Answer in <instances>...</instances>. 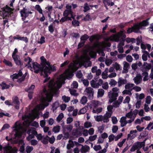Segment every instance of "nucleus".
<instances>
[{
  "label": "nucleus",
  "instance_id": "nucleus-56",
  "mask_svg": "<svg viewBox=\"0 0 153 153\" xmlns=\"http://www.w3.org/2000/svg\"><path fill=\"white\" fill-rule=\"evenodd\" d=\"M102 88L104 89L107 90L109 86L108 82H106L103 84L102 85Z\"/></svg>",
  "mask_w": 153,
  "mask_h": 153
},
{
  "label": "nucleus",
  "instance_id": "nucleus-14",
  "mask_svg": "<svg viewBox=\"0 0 153 153\" xmlns=\"http://www.w3.org/2000/svg\"><path fill=\"white\" fill-rule=\"evenodd\" d=\"M84 92L85 94L89 98L91 99L93 98L94 91L92 88L90 87L86 88Z\"/></svg>",
  "mask_w": 153,
  "mask_h": 153
},
{
  "label": "nucleus",
  "instance_id": "nucleus-58",
  "mask_svg": "<svg viewBox=\"0 0 153 153\" xmlns=\"http://www.w3.org/2000/svg\"><path fill=\"white\" fill-rule=\"evenodd\" d=\"M70 94L74 96H76L78 95L76 91L74 89H72L70 91Z\"/></svg>",
  "mask_w": 153,
  "mask_h": 153
},
{
  "label": "nucleus",
  "instance_id": "nucleus-7",
  "mask_svg": "<svg viewBox=\"0 0 153 153\" xmlns=\"http://www.w3.org/2000/svg\"><path fill=\"white\" fill-rule=\"evenodd\" d=\"M88 62L85 61L83 59H81L80 60H75L73 63H71L67 67H81L83 66L84 67L86 66L87 63Z\"/></svg>",
  "mask_w": 153,
  "mask_h": 153
},
{
  "label": "nucleus",
  "instance_id": "nucleus-46",
  "mask_svg": "<svg viewBox=\"0 0 153 153\" xmlns=\"http://www.w3.org/2000/svg\"><path fill=\"white\" fill-rule=\"evenodd\" d=\"M64 115L63 113H60L59 116L57 117L56 118V120L58 122H59L62 120V118L63 117Z\"/></svg>",
  "mask_w": 153,
  "mask_h": 153
},
{
  "label": "nucleus",
  "instance_id": "nucleus-1",
  "mask_svg": "<svg viewBox=\"0 0 153 153\" xmlns=\"http://www.w3.org/2000/svg\"><path fill=\"white\" fill-rule=\"evenodd\" d=\"M77 68H68L63 74L57 78L56 82L53 80L50 81L47 88H45L41 93V100L42 103L37 105L28 115H25L22 117L23 120H24L23 123L24 126H29L32 120L39 117V110L44 109L45 107L48 105V103L46 102L51 101L53 95L57 94L58 89L64 83L65 79H70L74 75L73 73L77 69Z\"/></svg>",
  "mask_w": 153,
  "mask_h": 153
},
{
  "label": "nucleus",
  "instance_id": "nucleus-57",
  "mask_svg": "<svg viewBox=\"0 0 153 153\" xmlns=\"http://www.w3.org/2000/svg\"><path fill=\"white\" fill-rule=\"evenodd\" d=\"M21 142L22 143V146H21L20 147L19 151L20 152H23L25 151V150L24 146L25 144L24 143V142H23L22 141H21Z\"/></svg>",
  "mask_w": 153,
  "mask_h": 153
},
{
  "label": "nucleus",
  "instance_id": "nucleus-60",
  "mask_svg": "<svg viewBox=\"0 0 153 153\" xmlns=\"http://www.w3.org/2000/svg\"><path fill=\"white\" fill-rule=\"evenodd\" d=\"M18 52V50L16 48H15L14 49V51L13 52L12 54V57H15L16 56H19L18 55L16 54V53Z\"/></svg>",
  "mask_w": 153,
  "mask_h": 153
},
{
  "label": "nucleus",
  "instance_id": "nucleus-64",
  "mask_svg": "<svg viewBox=\"0 0 153 153\" xmlns=\"http://www.w3.org/2000/svg\"><path fill=\"white\" fill-rule=\"evenodd\" d=\"M148 104H149L145 103L144 105V109L146 112H148L150 110V108Z\"/></svg>",
  "mask_w": 153,
  "mask_h": 153
},
{
  "label": "nucleus",
  "instance_id": "nucleus-4",
  "mask_svg": "<svg viewBox=\"0 0 153 153\" xmlns=\"http://www.w3.org/2000/svg\"><path fill=\"white\" fill-rule=\"evenodd\" d=\"M13 132H15L14 135L16 139H19L22 135V133L26 130L23 127V125L19 122H16L14 126Z\"/></svg>",
  "mask_w": 153,
  "mask_h": 153
},
{
  "label": "nucleus",
  "instance_id": "nucleus-24",
  "mask_svg": "<svg viewBox=\"0 0 153 153\" xmlns=\"http://www.w3.org/2000/svg\"><path fill=\"white\" fill-rule=\"evenodd\" d=\"M142 80V78L140 75H137L134 78V82L136 84L140 83Z\"/></svg>",
  "mask_w": 153,
  "mask_h": 153
},
{
  "label": "nucleus",
  "instance_id": "nucleus-22",
  "mask_svg": "<svg viewBox=\"0 0 153 153\" xmlns=\"http://www.w3.org/2000/svg\"><path fill=\"white\" fill-rule=\"evenodd\" d=\"M0 85L2 89L4 90L5 89H8L10 87V85L13 87V85L11 83L10 84H7L4 82H3L0 83Z\"/></svg>",
  "mask_w": 153,
  "mask_h": 153
},
{
  "label": "nucleus",
  "instance_id": "nucleus-44",
  "mask_svg": "<svg viewBox=\"0 0 153 153\" xmlns=\"http://www.w3.org/2000/svg\"><path fill=\"white\" fill-rule=\"evenodd\" d=\"M122 93L123 94H126L128 95L129 96H131L132 94V93L131 92V91L127 89H125L123 91Z\"/></svg>",
  "mask_w": 153,
  "mask_h": 153
},
{
  "label": "nucleus",
  "instance_id": "nucleus-3",
  "mask_svg": "<svg viewBox=\"0 0 153 153\" xmlns=\"http://www.w3.org/2000/svg\"><path fill=\"white\" fill-rule=\"evenodd\" d=\"M149 19V18H148L146 20H143L142 22L135 24L131 28H128L127 31V33L129 34L132 32L137 33H140V29H142L143 27H146L149 25V23L148 21Z\"/></svg>",
  "mask_w": 153,
  "mask_h": 153
},
{
  "label": "nucleus",
  "instance_id": "nucleus-36",
  "mask_svg": "<svg viewBox=\"0 0 153 153\" xmlns=\"http://www.w3.org/2000/svg\"><path fill=\"white\" fill-rule=\"evenodd\" d=\"M113 107L112 105H108L107 107V109L108 110V112H106V113H109L111 114L110 117H111V115L112 114V110L113 108Z\"/></svg>",
  "mask_w": 153,
  "mask_h": 153
},
{
  "label": "nucleus",
  "instance_id": "nucleus-55",
  "mask_svg": "<svg viewBox=\"0 0 153 153\" xmlns=\"http://www.w3.org/2000/svg\"><path fill=\"white\" fill-rule=\"evenodd\" d=\"M45 37L43 36H42L41 37L40 40L38 41L37 42L38 43L40 44H42L45 42Z\"/></svg>",
  "mask_w": 153,
  "mask_h": 153
},
{
  "label": "nucleus",
  "instance_id": "nucleus-38",
  "mask_svg": "<svg viewBox=\"0 0 153 153\" xmlns=\"http://www.w3.org/2000/svg\"><path fill=\"white\" fill-rule=\"evenodd\" d=\"M117 82L115 80L111 79L110 81L109 84L111 87H114V86L117 84Z\"/></svg>",
  "mask_w": 153,
  "mask_h": 153
},
{
  "label": "nucleus",
  "instance_id": "nucleus-26",
  "mask_svg": "<svg viewBox=\"0 0 153 153\" xmlns=\"http://www.w3.org/2000/svg\"><path fill=\"white\" fill-rule=\"evenodd\" d=\"M134 84L133 83H127L125 86V89L132 91L133 89Z\"/></svg>",
  "mask_w": 153,
  "mask_h": 153
},
{
  "label": "nucleus",
  "instance_id": "nucleus-50",
  "mask_svg": "<svg viewBox=\"0 0 153 153\" xmlns=\"http://www.w3.org/2000/svg\"><path fill=\"white\" fill-rule=\"evenodd\" d=\"M84 9L83 10V11L84 12H86L87 11L89 10L90 9L88 4L87 3H85L84 4Z\"/></svg>",
  "mask_w": 153,
  "mask_h": 153
},
{
  "label": "nucleus",
  "instance_id": "nucleus-61",
  "mask_svg": "<svg viewBox=\"0 0 153 153\" xmlns=\"http://www.w3.org/2000/svg\"><path fill=\"white\" fill-rule=\"evenodd\" d=\"M146 128L149 130L153 129V122L150 123L148 124Z\"/></svg>",
  "mask_w": 153,
  "mask_h": 153
},
{
  "label": "nucleus",
  "instance_id": "nucleus-49",
  "mask_svg": "<svg viewBox=\"0 0 153 153\" xmlns=\"http://www.w3.org/2000/svg\"><path fill=\"white\" fill-rule=\"evenodd\" d=\"M89 38V36L87 34H85L81 37L80 38V40L81 41H85L88 39Z\"/></svg>",
  "mask_w": 153,
  "mask_h": 153
},
{
  "label": "nucleus",
  "instance_id": "nucleus-28",
  "mask_svg": "<svg viewBox=\"0 0 153 153\" xmlns=\"http://www.w3.org/2000/svg\"><path fill=\"white\" fill-rule=\"evenodd\" d=\"M145 97L144 94L143 93H141L139 94L138 93L135 94V97L137 100H141L143 99Z\"/></svg>",
  "mask_w": 153,
  "mask_h": 153
},
{
  "label": "nucleus",
  "instance_id": "nucleus-32",
  "mask_svg": "<svg viewBox=\"0 0 153 153\" xmlns=\"http://www.w3.org/2000/svg\"><path fill=\"white\" fill-rule=\"evenodd\" d=\"M104 91L102 89H99L97 92V97H102L104 93Z\"/></svg>",
  "mask_w": 153,
  "mask_h": 153
},
{
  "label": "nucleus",
  "instance_id": "nucleus-31",
  "mask_svg": "<svg viewBox=\"0 0 153 153\" xmlns=\"http://www.w3.org/2000/svg\"><path fill=\"white\" fill-rule=\"evenodd\" d=\"M103 2L104 5L108 6H113L114 5V3L113 2H110V0H103Z\"/></svg>",
  "mask_w": 153,
  "mask_h": 153
},
{
  "label": "nucleus",
  "instance_id": "nucleus-6",
  "mask_svg": "<svg viewBox=\"0 0 153 153\" xmlns=\"http://www.w3.org/2000/svg\"><path fill=\"white\" fill-rule=\"evenodd\" d=\"M112 91H111L108 93L109 101L110 103H112L114 100H116L119 91V89L117 87L112 88Z\"/></svg>",
  "mask_w": 153,
  "mask_h": 153
},
{
  "label": "nucleus",
  "instance_id": "nucleus-5",
  "mask_svg": "<svg viewBox=\"0 0 153 153\" xmlns=\"http://www.w3.org/2000/svg\"><path fill=\"white\" fill-rule=\"evenodd\" d=\"M27 74V73L26 72L24 75H22L21 70H20L17 74H14L11 75L10 77L13 81L20 83L24 80Z\"/></svg>",
  "mask_w": 153,
  "mask_h": 153
},
{
  "label": "nucleus",
  "instance_id": "nucleus-51",
  "mask_svg": "<svg viewBox=\"0 0 153 153\" xmlns=\"http://www.w3.org/2000/svg\"><path fill=\"white\" fill-rule=\"evenodd\" d=\"M152 100V98L150 96H147L146 99V103L150 104L151 103Z\"/></svg>",
  "mask_w": 153,
  "mask_h": 153
},
{
  "label": "nucleus",
  "instance_id": "nucleus-13",
  "mask_svg": "<svg viewBox=\"0 0 153 153\" xmlns=\"http://www.w3.org/2000/svg\"><path fill=\"white\" fill-rule=\"evenodd\" d=\"M120 36L119 32L111 36L109 38L107 39L106 40L108 41L109 40H110L111 41L118 42L120 40Z\"/></svg>",
  "mask_w": 153,
  "mask_h": 153
},
{
  "label": "nucleus",
  "instance_id": "nucleus-54",
  "mask_svg": "<svg viewBox=\"0 0 153 153\" xmlns=\"http://www.w3.org/2000/svg\"><path fill=\"white\" fill-rule=\"evenodd\" d=\"M69 132L68 131H66V129H63V134L64 135V137L66 138H68L69 135Z\"/></svg>",
  "mask_w": 153,
  "mask_h": 153
},
{
  "label": "nucleus",
  "instance_id": "nucleus-45",
  "mask_svg": "<svg viewBox=\"0 0 153 153\" xmlns=\"http://www.w3.org/2000/svg\"><path fill=\"white\" fill-rule=\"evenodd\" d=\"M3 62L7 66L10 67H12V62L9 61L4 59L3 60Z\"/></svg>",
  "mask_w": 153,
  "mask_h": 153
},
{
  "label": "nucleus",
  "instance_id": "nucleus-48",
  "mask_svg": "<svg viewBox=\"0 0 153 153\" xmlns=\"http://www.w3.org/2000/svg\"><path fill=\"white\" fill-rule=\"evenodd\" d=\"M78 86V83L76 81H73L72 84L71 85V88H77Z\"/></svg>",
  "mask_w": 153,
  "mask_h": 153
},
{
  "label": "nucleus",
  "instance_id": "nucleus-43",
  "mask_svg": "<svg viewBox=\"0 0 153 153\" xmlns=\"http://www.w3.org/2000/svg\"><path fill=\"white\" fill-rule=\"evenodd\" d=\"M88 108L86 107H84V108L81 109L78 112V114H83L85 113L87 110Z\"/></svg>",
  "mask_w": 153,
  "mask_h": 153
},
{
  "label": "nucleus",
  "instance_id": "nucleus-42",
  "mask_svg": "<svg viewBox=\"0 0 153 153\" xmlns=\"http://www.w3.org/2000/svg\"><path fill=\"white\" fill-rule=\"evenodd\" d=\"M102 108L100 107L97 109H94L92 111V112L94 113L98 114L101 112L102 111Z\"/></svg>",
  "mask_w": 153,
  "mask_h": 153
},
{
  "label": "nucleus",
  "instance_id": "nucleus-29",
  "mask_svg": "<svg viewBox=\"0 0 153 153\" xmlns=\"http://www.w3.org/2000/svg\"><path fill=\"white\" fill-rule=\"evenodd\" d=\"M91 86L94 88H98L99 86L98 85L97 82H96L94 80H92L90 82Z\"/></svg>",
  "mask_w": 153,
  "mask_h": 153
},
{
  "label": "nucleus",
  "instance_id": "nucleus-53",
  "mask_svg": "<svg viewBox=\"0 0 153 153\" xmlns=\"http://www.w3.org/2000/svg\"><path fill=\"white\" fill-rule=\"evenodd\" d=\"M125 41V39L123 38H121L120 40V43L118 45V47H119V46L120 45H121L122 46H124L125 44L124 42Z\"/></svg>",
  "mask_w": 153,
  "mask_h": 153
},
{
  "label": "nucleus",
  "instance_id": "nucleus-39",
  "mask_svg": "<svg viewBox=\"0 0 153 153\" xmlns=\"http://www.w3.org/2000/svg\"><path fill=\"white\" fill-rule=\"evenodd\" d=\"M73 128V126L71 125L66 126L64 129H66V131L70 132Z\"/></svg>",
  "mask_w": 153,
  "mask_h": 153
},
{
  "label": "nucleus",
  "instance_id": "nucleus-47",
  "mask_svg": "<svg viewBox=\"0 0 153 153\" xmlns=\"http://www.w3.org/2000/svg\"><path fill=\"white\" fill-rule=\"evenodd\" d=\"M62 99L65 102H68L70 100V98L69 97L64 95L62 97Z\"/></svg>",
  "mask_w": 153,
  "mask_h": 153
},
{
  "label": "nucleus",
  "instance_id": "nucleus-59",
  "mask_svg": "<svg viewBox=\"0 0 153 153\" xmlns=\"http://www.w3.org/2000/svg\"><path fill=\"white\" fill-rule=\"evenodd\" d=\"M79 134V132L77 129L74 130L72 132V135L74 136H78Z\"/></svg>",
  "mask_w": 153,
  "mask_h": 153
},
{
  "label": "nucleus",
  "instance_id": "nucleus-17",
  "mask_svg": "<svg viewBox=\"0 0 153 153\" xmlns=\"http://www.w3.org/2000/svg\"><path fill=\"white\" fill-rule=\"evenodd\" d=\"M123 97L122 96H120L119 97L118 100H114L112 104L113 107L117 108L119 107L120 105L123 101Z\"/></svg>",
  "mask_w": 153,
  "mask_h": 153
},
{
  "label": "nucleus",
  "instance_id": "nucleus-23",
  "mask_svg": "<svg viewBox=\"0 0 153 153\" xmlns=\"http://www.w3.org/2000/svg\"><path fill=\"white\" fill-rule=\"evenodd\" d=\"M81 145L82 147L80 151L82 153H85L89 151L90 147L89 146L87 145L83 146L82 145Z\"/></svg>",
  "mask_w": 153,
  "mask_h": 153
},
{
  "label": "nucleus",
  "instance_id": "nucleus-21",
  "mask_svg": "<svg viewBox=\"0 0 153 153\" xmlns=\"http://www.w3.org/2000/svg\"><path fill=\"white\" fill-rule=\"evenodd\" d=\"M3 11L4 13H7L8 15H10L13 13V11L12 8L6 5L5 7H3Z\"/></svg>",
  "mask_w": 153,
  "mask_h": 153
},
{
  "label": "nucleus",
  "instance_id": "nucleus-20",
  "mask_svg": "<svg viewBox=\"0 0 153 153\" xmlns=\"http://www.w3.org/2000/svg\"><path fill=\"white\" fill-rule=\"evenodd\" d=\"M16 64L18 66H21L23 64V63L21 61L20 57L19 56H16L12 57Z\"/></svg>",
  "mask_w": 153,
  "mask_h": 153
},
{
  "label": "nucleus",
  "instance_id": "nucleus-40",
  "mask_svg": "<svg viewBox=\"0 0 153 153\" xmlns=\"http://www.w3.org/2000/svg\"><path fill=\"white\" fill-rule=\"evenodd\" d=\"M35 8L40 13L43 14L42 10L39 5H36L35 6Z\"/></svg>",
  "mask_w": 153,
  "mask_h": 153
},
{
  "label": "nucleus",
  "instance_id": "nucleus-63",
  "mask_svg": "<svg viewBox=\"0 0 153 153\" xmlns=\"http://www.w3.org/2000/svg\"><path fill=\"white\" fill-rule=\"evenodd\" d=\"M30 142L31 144L33 146H35L38 143V141L37 140L33 139L30 140Z\"/></svg>",
  "mask_w": 153,
  "mask_h": 153
},
{
  "label": "nucleus",
  "instance_id": "nucleus-25",
  "mask_svg": "<svg viewBox=\"0 0 153 153\" xmlns=\"http://www.w3.org/2000/svg\"><path fill=\"white\" fill-rule=\"evenodd\" d=\"M121 124V126L123 127L126 125L127 123V121L126 120V117H122L120 121Z\"/></svg>",
  "mask_w": 153,
  "mask_h": 153
},
{
  "label": "nucleus",
  "instance_id": "nucleus-41",
  "mask_svg": "<svg viewBox=\"0 0 153 153\" xmlns=\"http://www.w3.org/2000/svg\"><path fill=\"white\" fill-rule=\"evenodd\" d=\"M33 149V146H28L26 147V151L27 153H30Z\"/></svg>",
  "mask_w": 153,
  "mask_h": 153
},
{
  "label": "nucleus",
  "instance_id": "nucleus-62",
  "mask_svg": "<svg viewBox=\"0 0 153 153\" xmlns=\"http://www.w3.org/2000/svg\"><path fill=\"white\" fill-rule=\"evenodd\" d=\"M48 30L51 33H52L53 32L54 28L52 24H51L48 26Z\"/></svg>",
  "mask_w": 153,
  "mask_h": 153
},
{
  "label": "nucleus",
  "instance_id": "nucleus-30",
  "mask_svg": "<svg viewBox=\"0 0 153 153\" xmlns=\"http://www.w3.org/2000/svg\"><path fill=\"white\" fill-rule=\"evenodd\" d=\"M49 137L48 136H43L42 139V142L44 144H46L48 143V139Z\"/></svg>",
  "mask_w": 153,
  "mask_h": 153
},
{
  "label": "nucleus",
  "instance_id": "nucleus-2",
  "mask_svg": "<svg viewBox=\"0 0 153 153\" xmlns=\"http://www.w3.org/2000/svg\"><path fill=\"white\" fill-rule=\"evenodd\" d=\"M32 71L37 73L39 72H41V74L43 75L46 78L44 81V83L46 82L50 79V77H48V74H50L51 72L56 70V68H29Z\"/></svg>",
  "mask_w": 153,
  "mask_h": 153
},
{
  "label": "nucleus",
  "instance_id": "nucleus-34",
  "mask_svg": "<svg viewBox=\"0 0 153 153\" xmlns=\"http://www.w3.org/2000/svg\"><path fill=\"white\" fill-rule=\"evenodd\" d=\"M87 102V97L85 96H83L82 98L80 100V103L83 105H85Z\"/></svg>",
  "mask_w": 153,
  "mask_h": 153
},
{
  "label": "nucleus",
  "instance_id": "nucleus-10",
  "mask_svg": "<svg viewBox=\"0 0 153 153\" xmlns=\"http://www.w3.org/2000/svg\"><path fill=\"white\" fill-rule=\"evenodd\" d=\"M146 139L142 142H137L131 147L130 149L131 152H134L135 150H140L141 148L145 146Z\"/></svg>",
  "mask_w": 153,
  "mask_h": 153
},
{
  "label": "nucleus",
  "instance_id": "nucleus-37",
  "mask_svg": "<svg viewBox=\"0 0 153 153\" xmlns=\"http://www.w3.org/2000/svg\"><path fill=\"white\" fill-rule=\"evenodd\" d=\"M74 144L73 142L71 140H69L67 146V148L68 149H69L71 148H73L74 146Z\"/></svg>",
  "mask_w": 153,
  "mask_h": 153
},
{
  "label": "nucleus",
  "instance_id": "nucleus-19",
  "mask_svg": "<svg viewBox=\"0 0 153 153\" xmlns=\"http://www.w3.org/2000/svg\"><path fill=\"white\" fill-rule=\"evenodd\" d=\"M11 105H12L14 106L16 109H18L19 108L20 103L18 98L17 97H14L13 98Z\"/></svg>",
  "mask_w": 153,
  "mask_h": 153
},
{
  "label": "nucleus",
  "instance_id": "nucleus-12",
  "mask_svg": "<svg viewBox=\"0 0 153 153\" xmlns=\"http://www.w3.org/2000/svg\"><path fill=\"white\" fill-rule=\"evenodd\" d=\"M40 59L41 61L40 64L42 66L41 67H54L51 66L49 62L47 61L44 56H41Z\"/></svg>",
  "mask_w": 153,
  "mask_h": 153
},
{
  "label": "nucleus",
  "instance_id": "nucleus-52",
  "mask_svg": "<svg viewBox=\"0 0 153 153\" xmlns=\"http://www.w3.org/2000/svg\"><path fill=\"white\" fill-rule=\"evenodd\" d=\"M84 126L85 128H88L92 126V124L90 122H86L85 123Z\"/></svg>",
  "mask_w": 153,
  "mask_h": 153
},
{
  "label": "nucleus",
  "instance_id": "nucleus-8",
  "mask_svg": "<svg viewBox=\"0 0 153 153\" xmlns=\"http://www.w3.org/2000/svg\"><path fill=\"white\" fill-rule=\"evenodd\" d=\"M111 114L105 113L103 116L102 115L94 116L95 120L97 122L103 121L104 123H107L109 121V118L110 117Z\"/></svg>",
  "mask_w": 153,
  "mask_h": 153
},
{
  "label": "nucleus",
  "instance_id": "nucleus-11",
  "mask_svg": "<svg viewBox=\"0 0 153 153\" xmlns=\"http://www.w3.org/2000/svg\"><path fill=\"white\" fill-rule=\"evenodd\" d=\"M27 133L29 135V136L27 137L28 140H30L33 138L34 136L37 134L35 128L33 127L30 128L27 131Z\"/></svg>",
  "mask_w": 153,
  "mask_h": 153
},
{
  "label": "nucleus",
  "instance_id": "nucleus-9",
  "mask_svg": "<svg viewBox=\"0 0 153 153\" xmlns=\"http://www.w3.org/2000/svg\"><path fill=\"white\" fill-rule=\"evenodd\" d=\"M73 12L72 10H65L63 13V17H62L60 20V21L61 23H63L65 22L68 21V20H71L70 16L69 15H71Z\"/></svg>",
  "mask_w": 153,
  "mask_h": 153
},
{
  "label": "nucleus",
  "instance_id": "nucleus-18",
  "mask_svg": "<svg viewBox=\"0 0 153 153\" xmlns=\"http://www.w3.org/2000/svg\"><path fill=\"white\" fill-rule=\"evenodd\" d=\"M20 13L21 14V16H23V14L25 15H27L28 16H29V14H31L32 13L30 10V9L28 8L23 7L22 10H21L20 11Z\"/></svg>",
  "mask_w": 153,
  "mask_h": 153
},
{
  "label": "nucleus",
  "instance_id": "nucleus-27",
  "mask_svg": "<svg viewBox=\"0 0 153 153\" xmlns=\"http://www.w3.org/2000/svg\"><path fill=\"white\" fill-rule=\"evenodd\" d=\"M127 82L126 80L120 77L118 79V83L119 87H120L122 85H124Z\"/></svg>",
  "mask_w": 153,
  "mask_h": 153
},
{
  "label": "nucleus",
  "instance_id": "nucleus-33",
  "mask_svg": "<svg viewBox=\"0 0 153 153\" xmlns=\"http://www.w3.org/2000/svg\"><path fill=\"white\" fill-rule=\"evenodd\" d=\"M61 129V127L59 126H56L53 127V131L55 133L59 132Z\"/></svg>",
  "mask_w": 153,
  "mask_h": 153
},
{
  "label": "nucleus",
  "instance_id": "nucleus-35",
  "mask_svg": "<svg viewBox=\"0 0 153 153\" xmlns=\"http://www.w3.org/2000/svg\"><path fill=\"white\" fill-rule=\"evenodd\" d=\"M79 22L78 20L74 19L71 22L72 25L74 27L78 26L79 25Z\"/></svg>",
  "mask_w": 153,
  "mask_h": 153
},
{
  "label": "nucleus",
  "instance_id": "nucleus-16",
  "mask_svg": "<svg viewBox=\"0 0 153 153\" xmlns=\"http://www.w3.org/2000/svg\"><path fill=\"white\" fill-rule=\"evenodd\" d=\"M4 153H17V150L13 149L12 147L7 146L4 148Z\"/></svg>",
  "mask_w": 153,
  "mask_h": 153
},
{
  "label": "nucleus",
  "instance_id": "nucleus-15",
  "mask_svg": "<svg viewBox=\"0 0 153 153\" xmlns=\"http://www.w3.org/2000/svg\"><path fill=\"white\" fill-rule=\"evenodd\" d=\"M137 110H135L133 112L131 111L126 114V117L130 119H134L137 113Z\"/></svg>",
  "mask_w": 153,
  "mask_h": 153
}]
</instances>
